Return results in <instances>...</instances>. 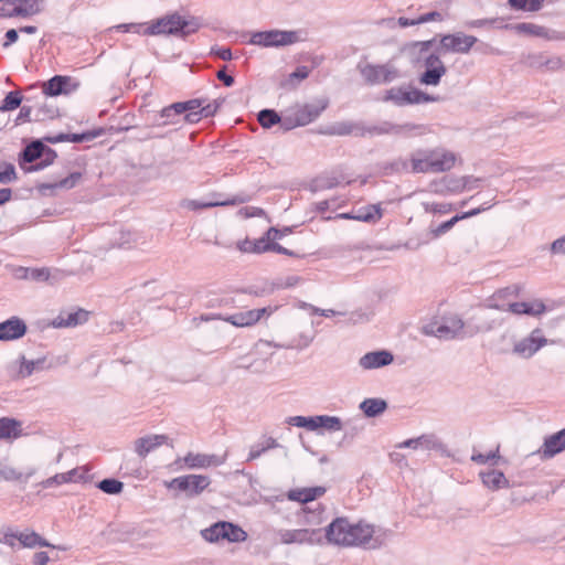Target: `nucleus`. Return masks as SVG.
Wrapping results in <instances>:
<instances>
[{
  "mask_svg": "<svg viewBox=\"0 0 565 565\" xmlns=\"http://www.w3.org/2000/svg\"><path fill=\"white\" fill-rule=\"evenodd\" d=\"M385 532L364 521L351 522L348 518L334 519L323 532L329 544L352 547L369 545L377 547L383 543Z\"/></svg>",
  "mask_w": 565,
  "mask_h": 565,
  "instance_id": "1",
  "label": "nucleus"
},
{
  "mask_svg": "<svg viewBox=\"0 0 565 565\" xmlns=\"http://www.w3.org/2000/svg\"><path fill=\"white\" fill-rule=\"evenodd\" d=\"M457 154L444 147L417 149L409 159H397L392 163L396 172L443 173L450 171L457 162Z\"/></svg>",
  "mask_w": 565,
  "mask_h": 565,
  "instance_id": "2",
  "label": "nucleus"
},
{
  "mask_svg": "<svg viewBox=\"0 0 565 565\" xmlns=\"http://www.w3.org/2000/svg\"><path fill=\"white\" fill-rule=\"evenodd\" d=\"M199 18H184L178 13L164 15L148 22V36L175 35L185 38L202 28Z\"/></svg>",
  "mask_w": 565,
  "mask_h": 565,
  "instance_id": "3",
  "label": "nucleus"
},
{
  "mask_svg": "<svg viewBox=\"0 0 565 565\" xmlns=\"http://www.w3.org/2000/svg\"><path fill=\"white\" fill-rule=\"evenodd\" d=\"M422 333L428 337H435L439 340L463 339L465 322L457 315L434 317L422 326Z\"/></svg>",
  "mask_w": 565,
  "mask_h": 565,
  "instance_id": "4",
  "label": "nucleus"
},
{
  "mask_svg": "<svg viewBox=\"0 0 565 565\" xmlns=\"http://www.w3.org/2000/svg\"><path fill=\"white\" fill-rule=\"evenodd\" d=\"M328 105L329 100L327 98H320L311 104L297 105L289 108L282 116V129L290 130L309 125L322 114Z\"/></svg>",
  "mask_w": 565,
  "mask_h": 565,
  "instance_id": "5",
  "label": "nucleus"
},
{
  "mask_svg": "<svg viewBox=\"0 0 565 565\" xmlns=\"http://www.w3.org/2000/svg\"><path fill=\"white\" fill-rule=\"evenodd\" d=\"M433 41L422 43V63L425 71L419 76V83L426 86L439 85L441 78L447 73V67L440 58V51L429 52L428 49Z\"/></svg>",
  "mask_w": 565,
  "mask_h": 565,
  "instance_id": "6",
  "label": "nucleus"
},
{
  "mask_svg": "<svg viewBox=\"0 0 565 565\" xmlns=\"http://www.w3.org/2000/svg\"><path fill=\"white\" fill-rule=\"evenodd\" d=\"M275 542L281 545H316L323 542L321 529H278L275 531Z\"/></svg>",
  "mask_w": 565,
  "mask_h": 565,
  "instance_id": "7",
  "label": "nucleus"
},
{
  "mask_svg": "<svg viewBox=\"0 0 565 565\" xmlns=\"http://www.w3.org/2000/svg\"><path fill=\"white\" fill-rule=\"evenodd\" d=\"M358 71L367 85L392 83L401 76L398 68L391 62L385 64L360 62L358 64Z\"/></svg>",
  "mask_w": 565,
  "mask_h": 565,
  "instance_id": "8",
  "label": "nucleus"
},
{
  "mask_svg": "<svg viewBox=\"0 0 565 565\" xmlns=\"http://www.w3.org/2000/svg\"><path fill=\"white\" fill-rule=\"evenodd\" d=\"M501 295L502 291H499L497 295H494V297L491 299L489 303V308L497 309L500 311H507L515 316L525 315L534 318L541 317L547 310L542 299H533L531 301H515L509 302L507 305H499L495 302V300L500 298Z\"/></svg>",
  "mask_w": 565,
  "mask_h": 565,
  "instance_id": "9",
  "label": "nucleus"
},
{
  "mask_svg": "<svg viewBox=\"0 0 565 565\" xmlns=\"http://www.w3.org/2000/svg\"><path fill=\"white\" fill-rule=\"evenodd\" d=\"M548 343L543 330L535 328L527 335L513 342L512 353L520 359L529 360Z\"/></svg>",
  "mask_w": 565,
  "mask_h": 565,
  "instance_id": "10",
  "label": "nucleus"
},
{
  "mask_svg": "<svg viewBox=\"0 0 565 565\" xmlns=\"http://www.w3.org/2000/svg\"><path fill=\"white\" fill-rule=\"evenodd\" d=\"M297 33L295 31H259L250 34L248 44L262 47H279L294 44L297 42Z\"/></svg>",
  "mask_w": 565,
  "mask_h": 565,
  "instance_id": "11",
  "label": "nucleus"
},
{
  "mask_svg": "<svg viewBox=\"0 0 565 565\" xmlns=\"http://www.w3.org/2000/svg\"><path fill=\"white\" fill-rule=\"evenodd\" d=\"M384 102H392L397 106L426 104L438 100L437 96L428 95L417 88L393 87L386 90Z\"/></svg>",
  "mask_w": 565,
  "mask_h": 565,
  "instance_id": "12",
  "label": "nucleus"
},
{
  "mask_svg": "<svg viewBox=\"0 0 565 565\" xmlns=\"http://www.w3.org/2000/svg\"><path fill=\"white\" fill-rule=\"evenodd\" d=\"M211 484V479L203 475H188L166 482L168 489H177L189 497L201 494Z\"/></svg>",
  "mask_w": 565,
  "mask_h": 565,
  "instance_id": "13",
  "label": "nucleus"
},
{
  "mask_svg": "<svg viewBox=\"0 0 565 565\" xmlns=\"http://www.w3.org/2000/svg\"><path fill=\"white\" fill-rule=\"evenodd\" d=\"M227 455L188 452L183 458L175 460L177 465L183 462L188 469H207L212 467L222 466L226 461Z\"/></svg>",
  "mask_w": 565,
  "mask_h": 565,
  "instance_id": "14",
  "label": "nucleus"
},
{
  "mask_svg": "<svg viewBox=\"0 0 565 565\" xmlns=\"http://www.w3.org/2000/svg\"><path fill=\"white\" fill-rule=\"evenodd\" d=\"M478 39L462 32L446 34L440 39V52L467 54Z\"/></svg>",
  "mask_w": 565,
  "mask_h": 565,
  "instance_id": "15",
  "label": "nucleus"
},
{
  "mask_svg": "<svg viewBox=\"0 0 565 565\" xmlns=\"http://www.w3.org/2000/svg\"><path fill=\"white\" fill-rule=\"evenodd\" d=\"M273 312L270 307L250 309L230 315L225 321L238 328H246L256 324L264 316L269 317Z\"/></svg>",
  "mask_w": 565,
  "mask_h": 565,
  "instance_id": "16",
  "label": "nucleus"
},
{
  "mask_svg": "<svg viewBox=\"0 0 565 565\" xmlns=\"http://www.w3.org/2000/svg\"><path fill=\"white\" fill-rule=\"evenodd\" d=\"M394 356L387 350L372 351L363 354L358 360V366L362 371H373L393 363Z\"/></svg>",
  "mask_w": 565,
  "mask_h": 565,
  "instance_id": "17",
  "label": "nucleus"
},
{
  "mask_svg": "<svg viewBox=\"0 0 565 565\" xmlns=\"http://www.w3.org/2000/svg\"><path fill=\"white\" fill-rule=\"evenodd\" d=\"M565 450V428L545 437L543 445L535 452L541 459H551Z\"/></svg>",
  "mask_w": 565,
  "mask_h": 565,
  "instance_id": "18",
  "label": "nucleus"
},
{
  "mask_svg": "<svg viewBox=\"0 0 565 565\" xmlns=\"http://www.w3.org/2000/svg\"><path fill=\"white\" fill-rule=\"evenodd\" d=\"M426 129L423 125L406 122L403 125H393L384 122L382 126L373 127L371 134L382 135L390 134L396 136H411V135H423Z\"/></svg>",
  "mask_w": 565,
  "mask_h": 565,
  "instance_id": "19",
  "label": "nucleus"
},
{
  "mask_svg": "<svg viewBox=\"0 0 565 565\" xmlns=\"http://www.w3.org/2000/svg\"><path fill=\"white\" fill-rule=\"evenodd\" d=\"M87 472L88 470L85 467H77L67 472L56 473L55 476L50 477L43 480L40 486L44 489H47L64 483L86 481Z\"/></svg>",
  "mask_w": 565,
  "mask_h": 565,
  "instance_id": "20",
  "label": "nucleus"
},
{
  "mask_svg": "<svg viewBox=\"0 0 565 565\" xmlns=\"http://www.w3.org/2000/svg\"><path fill=\"white\" fill-rule=\"evenodd\" d=\"M26 332V324L18 317L0 322V341H11L22 338Z\"/></svg>",
  "mask_w": 565,
  "mask_h": 565,
  "instance_id": "21",
  "label": "nucleus"
},
{
  "mask_svg": "<svg viewBox=\"0 0 565 565\" xmlns=\"http://www.w3.org/2000/svg\"><path fill=\"white\" fill-rule=\"evenodd\" d=\"M383 213L380 204H371L359 207L351 213L340 214V217L347 220H355L365 223H376L381 220Z\"/></svg>",
  "mask_w": 565,
  "mask_h": 565,
  "instance_id": "22",
  "label": "nucleus"
},
{
  "mask_svg": "<svg viewBox=\"0 0 565 565\" xmlns=\"http://www.w3.org/2000/svg\"><path fill=\"white\" fill-rule=\"evenodd\" d=\"M167 435H148L135 441V451L141 458L156 450L168 441Z\"/></svg>",
  "mask_w": 565,
  "mask_h": 565,
  "instance_id": "23",
  "label": "nucleus"
},
{
  "mask_svg": "<svg viewBox=\"0 0 565 565\" xmlns=\"http://www.w3.org/2000/svg\"><path fill=\"white\" fill-rule=\"evenodd\" d=\"M479 477L483 486L492 491L510 487L509 480L505 478L504 473L499 470L480 471Z\"/></svg>",
  "mask_w": 565,
  "mask_h": 565,
  "instance_id": "24",
  "label": "nucleus"
},
{
  "mask_svg": "<svg viewBox=\"0 0 565 565\" xmlns=\"http://www.w3.org/2000/svg\"><path fill=\"white\" fill-rule=\"evenodd\" d=\"M486 209L487 207H482V209L478 207V209L465 212L462 214H457L454 217H451L450 220L439 224L437 227L431 228L429 233L433 238H437V237L441 236L443 234L447 233L448 231H450L459 221L475 216V215L479 214L480 212L484 211Z\"/></svg>",
  "mask_w": 565,
  "mask_h": 565,
  "instance_id": "25",
  "label": "nucleus"
},
{
  "mask_svg": "<svg viewBox=\"0 0 565 565\" xmlns=\"http://www.w3.org/2000/svg\"><path fill=\"white\" fill-rule=\"evenodd\" d=\"M22 435V424L13 418H0V439L13 440Z\"/></svg>",
  "mask_w": 565,
  "mask_h": 565,
  "instance_id": "26",
  "label": "nucleus"
},
{
  "mask_svg": "<svg viewBox=\"0 0 565 565\" xmlns=\"http://www.w3.org/2000/svg\"><path fill=\"white\" fill-rule=\"evenodd\" d=\"M326 492L323 487H312V488H303V489H295L289 491L288 498L292 501H298L301 503H307L310 501L320 498Z\"/></svg>",
  "mask_w": 565,
  "mask_h": 565,
  "instance_id": "27",
  "label": "nucleus"
},
{
  "mask_svg": "<svg viewBox=\"0 0 565 565\" xmlns=\"http://www.w3.org/2000/svg\"><path fill=\"white\" fill-rule=\"evenodd\" d=\"M13 537H15L23 547L28 548H34V547H55L54 545L50 544L46 540H44L42 536H40L38 533L33 531H25L20 532L18 534H14Z\"/></svg>",
  "mask_w": 565,
  "mask_h": 565,
  "instance_id": "28",
  "label": "nucleus"
},
{
  "mask_svg": "<svg viewBox=\"0 0 565 565\" xmlns=\"http://www.w3.org/2000/svg\"><path fill=\"white\" fill-rule=\"evenodd\" d=\"M87 320V312L84 310H78L75 312H70L65 317L58 316L53 320V326L55 328H71L76 327L78 324L84 323Z\"/></svg>",
  "mask_w": 565,
  "mask_h": 565,
  "instance_id": "29",
  "label": "nucleus"
},
{
  "mask_svg": "<svg viewBox=\"0 0 565 565\" xmlns=\"http://www.w3.org/2000/svg\"><path fill=\"white\" fill-rule=\"evenodd\" d=\"M313 430L322 428L328 431H340L343 428L341 418L329 415L313 416Z\"/></svg>",
  "mask_w": 565,
  "mask_h": 565,
  "instance_id": "30",
  "label": "nucleus"
},
{
  "mask_svg": "<svg viewBox=\"0 0 565 565\" xmlns=\"http://www.w3.org/2000/svg\"><path fill=\"white\" fill-rule=\"evenodd\" d=\"M359 407L366 417H376L386 411L387 403L382 398H365Z\"/></svg>",
  "mask_w": 565,
  "mask_h": 565,
  "instance_id": "31",
  "label": "nucleus"
},
{
  "mask_svg": "<svg viewBox=\"0 0 565 565\" xmlns=\"http://www.w3.org/2000/svg\"><path fill=\"white\" fill-rule=\"evenodd\" d=\"M249 200L247 195H235L231 199H227L225 201H215V202H204L200 203L196 201H190L188 203V207L196 210V209H207V207H214V206H226V205H238L242 203H245Z\"/></svg>",
  "mask_w": 565,
  "mask_h": 565,
  "instance_id": "32",
  "label": "nucleus"
},
{
  "mask_svg": "<svg viewBox=\"0 0 565 565\" xmlns=\"http://www.w3.org/2000/svg\"><path fill=\"white\" fill-rule=\"evenodd\" d=\"M35 468H30L28 471L22 472L18 469L6 466L0 470V476L7 481L28 482V480L35 473Z\"/></svg>",
  "mask_w": 565,
  "mask_h": 565,
  "instance_id": "33",
  "label": "nucleus"
},
{
  "mask_svg": "<svg viewBox=\"0 0 565 565\" xmlns=\"http://www.w3.org/2000/svg\"><path fill=\"white\" fill-rule=\"evenodd\" d=\"M18 17H30L42 10L43 0H14Z\"/></svg>",
  "mask_w": 565,
  "mask_h": 565,
  "instance_id": "34",
  "label": "nucleus"
},
{
  "mask_svg": "<svg viewBox=\"0 0 565 565\" xmlns=\"http://www.w3.org/2000/svg\"><path fill=\"white\" fill-rule=\"evenodd\" d=\"M70 81L66 76L56 75L43 84V93L49 96H57L65 92L64 86Z\"/></svg>",
  "mask_w": 565,
  "mask_h": 565,
  "instance_id": "35",
  "label": "nucleus"
},
{
  "mask_svg": "<svg viewBox=\"0 0 565 565\" xmlns=\"http://www.w3.org/2000/svg\"><path fill=\"white\" fill-rule=\"evenodd\" d=\"M446 178V186H447V193H461L465 190H471V186L469 183L471 181H476L473 177H461V178H455V177H445Z\"/></svg>",
  "mask_w": 565,
  "mask_h": 565,
  "instance_id": "36",
  "label": "nucleus"
},
{
  "mask_svg": "<svg viewBox=\"0 0 565 565\" xmlns=\"http://www.w3.org/2000/svg\"><path fill=\"white\" fill-rule=\"evenodd\" d=\"M20 277L34 281H46L50 279V270L47 268H20Z\"/></svg>",
  "mask_w": 565,
  "mask_h": 565,
  "instance_id": "37",
  "label": "nucleus"
},
{
  "mask_svg": "<svg viewBox=\"0 0 565 565\" xmlns=\"http://www.w3.org/2000/svg\"><path fill=\"white\" fill-rule=\"evenodd\" d=\"M225 525L226 526H224L225 533L223 540L228 542H243L246 540L247 534L242 527L230 522H225Z\"/></svg>",
  "mask_w": 565,
  "mask_h": 565,
  "instance_id": "38",
  "label": "nucleus"
},
{
  "mask_svg": "<svg viewBox=\"0 0 565 565\" xmlns=\"http://www.w3.org/2000/svg\"><path fill=\"white\" fill-rule=\"evenodd\" d=\"M225 522H217L202 531V536L209 542H218L223 540Z\"/></svg>",
  "mask_w": 565,
  "mask_h": 565,
  "instance_id": "39",
  "label": "nucleus"
},
{
  "mask_svg": "<svg viewBox=\"0 0 565 565\" xmlns=\"http://www.w3.org/2000/svg\"><path fill=\"white\" fill-rule=\"evenodd\" d=\"M278 447V443L274 438H267L263 444L254 445L250 447L247 461H252L262 456L266 450Z\"/></svg>",
  "mask_w": 565,
  "mask_h": 565,
  "instance_id": "40",
  "label": "nucleus"
},
{
  "mask_svg": "<svg viewBox=\"0 0 565 565\" xmlns=\"http://www.w3.org/2000/svg\"><path fill=\"white\" fill-rule=\"evenodd\" d=\"M422 206L426 213L445 215L454 210V204L448 202H422Z\"/></svg>",
  "mask_w": 565,
  "mask_h": 565,
  "instance_id": "41",
  "label": "nucleus"
},
{
  "mask_svg": "<svg viewBox=\"0 0 565 565\" xmlns=\"http://www.w3.org/2000/svg\"><path fill=\"white\" fill-rule=\"evenodd\" d=\"M258 121L264 128H270L276 124H280L282 126V117L271 109L260 110L258 114Z\"/></svg>",
  "mask_w": 565,
  "mask_h": 565,
  "instance_id": "42",
  "label": "nucleus"
},
{
  "mask_svg": "<svg viewBox=\"0 0 565 565\" xmlns=\"http://www.w3.org/2000/svg\"><path fill=\"white\" fill-rule=\"evenodd\" d=\"M309 73L310 70L307 66H299L288 75L282 85L288 88H295L299 82L309 76Z\"/></svg>",
  "mask_w": 565,
  "mask_h": 565,
  "instance_id": "43",
  "label": "nucleus"
},
{
  "mask_svg": "<svg viewBox=\"0 0 565 565\" xmlns=\"http://www.w3.org/2000/svg\"><path fill=\"white\" fill-rule=\"evenodd\" d=\"M513 30L520 34H526L532 36H546V30L534 23H519L513 26Z\"/></svg>",
  "mask_w": 565,
  "mask_h": 565,
  "instance_id": "44",
  "label": "nucleus"
},
{
  "mask_svg": "<svg viewBox=\"0 0 565 565\" xmlns=\"http://www.w3.org/2000/svg\"><path fill=\"white\" fill-rule=\"evenodd\" d=\"M398 448H412L417 449L419 447L430 449L435 447V441L427 436H420L418 438L407 439L397 445Z\"/></svg>",
  "mask_w": 565,
  "mask_h": 565,
  "instance_id": "45",
  "label": "nucleus"
},
{
  "mask_svg": "<svg viewBox=\"0 0 565 565\" xmlns=\"http://www.w3.org/2000/svg\"><path fill=\"white\" fill-rule=\"evenodd\" d=\"M82 179V174L79 172H73L68 177L62 179L61 181L52 184L43 185L44 189H73Z\"/></svg>",
  "mask_w": 565,
  "mask_h": 565,
  "instance_id": "46",
  "label": "nucleus"
},
{
  "mask_svg": "<svg viewBox=\"0 0 565 565\" xmlns=\"http://www.w3.org/2000/svg\"><path fill=\"white\" fill-rule=\"evenodd\" d=\"M44 145L41 141H33L23 151V159L26 162H33L42 158Z\"/></svg>",
  "mask_w": 565,
  "mask_h": 565,
  "instance_id": "47",
  "label": "nucleus"
},
{
  "mask_svg": "<svg viewBox=\"0 0 565 565\" xmlns=\"http://www.w3.org/2000/svg\"><path fill=\"white\" fill-rule=\"evenodd\" d=\"M355 130V126L352 122H337L327 128L324 134L334 135V136H347L353 134Z\"/></svg>",
  "mask_w": 565,
  "mask_h": 565,
  "instance_id": "48",
  "label": "nucleus"
},
{
  "mask_svg": "<svg viewBox=\"0 0 565 565\" xmlns=\"http://www.w3.org/2000/svg\"><path fill=\"white\" fill-rule=\"evenodd\" d=\"M113 29L121 31V32H128V33H135L139 35H148V22L143 23H122L114 26Z\"/></svg>",
  "mask_w": 565,
  "mask_h": 565,
  "instance_id": "49",
  "label": "nucleus"
},
{
  "mask_svg": "<svg viewBox=\"0 0 565 565\" xmlns=\"http://www.w3.org/2000/svg\"><path fill=\"white\" fill-rule=\"evenodd\" d=\"M97 487L107 494H118L122 491L124 483L116 479H104Z\"/></svg>",
  "mask_w": 565,
  "mask_h": 565,
  "instance_id": "50",
  "label": "nucleus"
},
{
  "mask_svg": "<svg viewBox=\"0 0 565 565\" xmlns=\"http://www.w3.org/2000/svg\"><path fill=\"white\" fill-rule=\"evenodd\" d=\"M17 180L15 168L12 163H0V183L8 184Z\"/></svg>",
  "mask_w": 565,
  "mask_h": 565,
  "instance_id": "51",
  "label": "nucleus"
},
{
  "mask_svg": "<svg viewBox=\"0 0 565 565\" xmlns=\"http://www.w3.org/2000/svg\"><path fill=\"white\" fill-rule=\"evenodd\" d=\"M21 96L17 92H10L3 99L0 111H10L18 108L21 104Z\"/></svg>",
  "mask_w": 565,
  "mask_h": 565,
  "instance_id": "52",
  "label": "nucleus"
},
{
  "mask_svg": "<svg viewBox=\"0 0 565 565\" xmlns=\"http://www.w3.org/2000/svg\"><path fill=\"white\" fill-rule=\"evenodd\" d=\"M0 17L12 18L18 17L17 6L14 0H0Z\"/></svg>",
  "mask_w": 565,
  "mask_h": 565,
  "instance_id": "53",
  "label": "nucleus"
},
{
  "mask_svg": "<svg viewBox=\"0 0 565 565\" xmlns=\"http://www.w3.org/2000/svg\"><path fill=\"white\" fill-rule=\"evenodd\" d=\"M288 423L290 425H294V426H297V427H301V428H306L308 430H312L313 431V416H309V417H306V416H292L288 419Z\"/></svg>",
  "mask_w": 565,
  "mask_h": 565,
  "instance_id": "54",
  "label": "nucleus"
},
{
  "mask_svg": "<svg viewBox=\"0 0 565 565\" xmlns=\"http://www.w3.org/2000/svg\"><path fill=\"white\" fill-rule=\"evenodd\" d=\"M273 348L280 349V348H282V345L273 343L267 340H259L255 343L254 351L257 354H268L269 356H271L273 352H268V351Z\"/></svg>",
  "mask_w": 565,
  "mask_h": 565,
  "instance_id": "55",
  "label": "nucleus"
},
{
  "mask_svg": "<svg viewBox=\"0 0 565 565\" xmlns=\"http://www.w3.org/2000/svg\"><path fill=\"white\" fill-rule=\"evenodd\" d=\"M255 244L256 254L271 252V246L275 245L271 238H267V232L264 234V236L259 237L258 239H255Z\"/></svg>",
  "mask_w": 565,
  "mask_h": 565,
  "instance_id": "56",
  "label": "nucleus"
},
{
  "mask_svg": "<svg viewBox=\"0 0 565 565\" xmlns=\"http://www.w3.org/2000/svg\"><path fill=\"white\" fill-rule=\"evenodd\" d=\"M494 459H499V447L494 451H490L489 454H473L471 456V460L479 463L486 465Z\"/></svg>",
  "mask_w": 565,
  "mask_h": 565,
  "instance_id": "57",
  "label": "nucleus"
},
{
  "mask_svg": "<svg viewBox=\"0 0 565 565\" xmlns=\"http://www.w3.org/2000/svg\"><path fill=\"white\" fill-rule=\"evenodd\" d=\"M428 191L437 195H447L446 178L431 181L428 184Z\"/></svg>",
  "mask_w": 565,
  "mask_h": 565,
  "instance_id": "58",
  "label": "nucleus"
},
{
  "mask_svg": "<svg viewBox=\"0 0 565 565\" xmlns=\"http://www.w3.org/2000/svg\"><path fill=\"white\" fill-rule=\"evenodd\" d=\"M265 212L260 207L256 206H245L238 210L237 215L242 218H249L255 216H262Z\"/></svg>",
  "mask_w": 565,
  "mask_h": 565,
  "instance_id": "59",
  "label": "nucleus"
},
{
  "mask_svg": "<svg viewBox=\"0 0 565 565\" xmlns=\"http://www.w3.org/2000/svg\"><path fill=\"white\" fill-rule=\"evenodd\" d=\"M55 157H56V153L51 148L44 146L43 156H42L43 163L36 164L34 167V170H40V169L46 167L47 164L52 163L53 160L55 159Z\"/></svg>",
  "mask_w": 565,
  "mask_h": 565,
  "instance_id": "60",
  "label": "nucleus"
},
{
  "mask_svg": "<svg viewBox=\"0 0 565 565\" xmlns=\"http://www.w3.org/2000/svg\"><path fill=\"white\" fill-rule=\"evenodd\" d=\"M291 231L290 228L286 227L282 231L278 230L276 227H270L267 231V238H271L274 243H276L278 239L282 238L285 235L289 234Z\"/></svg>",
  "mask_w": 565,
  "mask_h": 565,
  "instance_id": "61",
  "label": "nucleus"
},
{
  "mask_svg": "<svg viewBox=\"0 0 565 565\" xmlns=\"http://www.w3.org/2000/svg\"><path fill=\"white\" fill-rule=\"evenodd\" d=\"M220 103L217 100H214L213 103H210L205 106H202L200 107V114L202 117H210V116H213L218 107H220Z\"/></svg>",
  "mask_w": 565,
  "mask_h": 565,
  "instance_id": "62",
  "label": "nucleus"
},
{
  "mask_svg": "<svg viewBox=\"0 0 565 565\" xmlns=\"http://www.w3.org/2000/svg\"><path fill=\"white\" fill-rule=\"evenodd\" d=\"M256 245L255 244V239H248V238H245L243 241H239L237 243V248L243 252V253H253V254H256Z\"/></svg>",
  "mask_w": 565,
  "mask_h": 565,
  "instance_id": "63",
  "label": "nucleus"
},
{
  "mask_svg": "<svg viewBox=\"0 0 565 565\" xmlns=\"http://www.w3.org/2000/svg\"><path fill=\"white\" fill-rule=\"evenodd\" d=\"M551 252L553 254H563L565 255V236L557 238L551 245Z\"/></svg>",
  "mask_w": 565,
  "mask_h": 565,
  "instance_id": "64",
  "label": "nucleus"
}]
</instances>
